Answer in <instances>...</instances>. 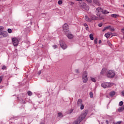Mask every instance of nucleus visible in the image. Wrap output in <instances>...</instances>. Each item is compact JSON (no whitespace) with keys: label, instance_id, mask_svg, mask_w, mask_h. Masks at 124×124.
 <instances>
[{"label":"nucleus","instance_id":"nucleus-1","mask_svg":"<svg viewBox=\"0 0 124 124\" xmlns=\"http://www.w3.org/2000/svg\"><path fill=\"white\" fill-rule=\"evenodd\" d=\"M86 115H87V113H86L81 114V115L78 118V119L76 121H75L73 124H80V123H81V121H82V120H84L85 118H86Z\"/></svg>","mask_w":124,"mask_h":124},{"label":"nucleus","instance_id":"nucleus-2","mask_svg":"<svg viewBox=\"0 0 124 124\" xmlns=\"http://www.w3.org/2000/svg\"><path fill=\"white\" fill-rule=\"evenodd\" d=\"M8 35V33L7 31H3V28L0 27V38H3L6 37Z\"/></svg>","mask_w":124,"mask_h":124},{"label":"nucleus","instance_id":"nucleus-3","mask_svg":"<svg viewBox=\"0 0 124 124\" xmlns=\"http://www.w3.org/2000/svg\"><path fill=\"white\" fill-rule=\"evenodd\" d=\"M114 85V83L111 82H104L102 83L101 86L104 89H106V88H110Z\"/></svg>","mask_w":124,"mask_h":124},{"label":"nucleus","instance_id":"nucleus-4","mask_svg":"<svg viewBox=\"0 0 124 124\" xmlns=\"http://www.w3.org/2000/svg\"><path fill=\"white\" fill-rule=\"evenodd\" d=\"M107 76L108 78H114V77H115V72L112 70L108 71Z\"/></svg>","mask_w":124,"mask_h":124},{"label":"nucleus","instance_id":"nucleus-5","mask_svg":"<svg viewBox=\"0 0 124 124\" xmlns=\"http://www.w3.org/2000/svg\"><path fill=\"white\" fill-rule=\"evenodd\" d=\"M82 80L83 83H87V82H88V72H87V71L83 72L82 75Z\"/></svg>","mask_w":124,"mask_h":124},{"label":"nucleus","instance_id":"nucleus-6","mask_svg":"<svg viewBox=\"0 0 124 124\" xmlns=\"http://www.w3.org/2000/svg\"><path fill=\"white\" fill-rule=\"evenodd\" d=\"M63 31L64 33H67L69 32V29L68 28V25L67 24H64L62 26Z\"/></svg>","mask_w":124,"mask_h":124},{"label":"nucleus","instance_id":"nucleus-7","mask_svg":"<svg viewBox=\"0 0 124 124\" xmlns=\"http://www.w3.org/2000/svg\"><path fill=\"white\" fill-rule=\"evenodd\" d=\"M103 12V10L101 8H97L96 9V14L97 16H99V17H102L100 16V15H101V13Z\"/></svg>","mask_w":124,"mask_h":124},{"label":"nucleus","instance_id":"nucleus-8","mask_svg":"<svg viewBox=\"0 0 124 124\" xmlns=\"http://www.w3.org/2000/svg\"><path fill=\"white\" fill-rule=\"evenodd\" d=\"M90 18L92 19V21H95V20H102L103 17H97L95 16H90Z\"/></svg>","mask_w":124,"mask_h":124},{"label":"nucleus","instance_id":"nucleus-9","mask_svg":"<svg viewBox=\"0 0 124 124\" xmlns=\"http://www.w3.org/2000/svg\"><path fill=\"white\" fill-rule=\"evenodd\" d=\"M12 42L14 46H18V44L19 43V41L16 38H13L12 39Z\"/></svg>","mask_w":124,"mask_h":124},{"label":"nucleus","instance_id":"nucleus-10","mask_svg":"<svg viewBox=\"0 0 124 124\" xmlns=\"http://www.w3.org/2000/svg\"><path fill=\"white\" fill-rule=\"evenodd\" d=\"M65 34H66L69 39H72V38L74 37V36H73L72 34L70 33V31H69V32L65 33Z\"/></svg>","mask_w":124,"mask_h":124},{"label":"nucleus","instance_id":"nucleus-11","mask_svg":"<svg viewBox=\"0 0 124 124\" xmlns=\"http://www.w3.org/2000/svg\"><path fill=\"white\" fill-rule=\"evenodd\" d=\"M60 46L61 48H62V49H63V50L66 49V44H65V43H64V42H60Z\"/></svg>","mask_w":124,"mask_h":124},{"label":"nucleus","instance_id":"nucleus-12","mask_svg":"<svg viewBox=\"0 0 124 124\" xmlns=\"http://www.w3.org/2000/svg\"><path fill=\"white\" fill-rule=\"evenodd\" d=\"M85 20L87 21V22H92L91 18L89 17V16H85Z\"/></svg>","mask_w":124,"mask_h":124},{"label":"nucleus","instance_id":"nucleus-13","mask_svg":"<svg viewBox=\"0 0 124 124\" xmlns=\"http://www.w3.org/2000/svg\"><path fill=\"white\" fill-rule=\"evenodd\" d=\"M79 6L82 8H85L86 7V3L84 2H79Z\"/></svg>","mask_w":124,"mask_h":124},{"label":"nucleus","instance_id":"nucleus-14","mask_svg":"<svg viewBox=\"0 0 124 124\" xmlns=\"http://www.w3.org/2000/svg\"><path fill=\"white\" fill-rule=\"evenodd\" d=\"M93 2L94 3H95L96 5H98V6H99L100 5V3L99 2V0H93Z\"/></svg>","mask_w":124,"mask_h":124},{"label":"nucleus","instance_id":"nucleus-15","mask_svg":"<svg viewBox=\"0 0 124 124\" xmlns=\"http://www.w3.org/2000/svg\"><path fill=\"white\" fill-rule=\"evenodd\" d=\"M112 35L111 32H108L105 34V37H107V38H109L110 37V35Z\"/></svg>","mask_w":124,"mask_h":124},{"label":"nucleus","instance_id":"nucleus-16","mask_svg":"<svg viewBox=\"0 0 124 124\" xmlns=\"http://www.w3.org/2000/svg\"><path fill=\"white\" fill-rule=\"evenodd\" d=\"M107 71V70L106 69V68H103L102 71H101V74H102V75H103V74H105Z\"/></svg>","mask_w":124,"mask_h":124},{"label":"nucleus","instance_id":"nucleus-17","mask_svg":"<svg viewBox=\"0 0 124 124\" xmlns=\"http://www.w3.org/2000/svg\"><path fill=\"white\" fill-rule=\"evenodd\" d=\"M82 104V100L81 99H78V106H81Z\"/></svg>","mask_w":124,"mask_h":124},{"label":"nucleus","instance_id":"nucleus-18","mask_svg":"<svg viewBox=\"0 0 124 124\" xmlns=\"http://www.w3.org/2000/svg\"><path fill=\"white\" fill-rule=\"evenodd\" d=\"M118 110V112H123V111H124V106L119 108Z\"/></svg>","mask_w":124,"mask_h":124},{"label":"nucleus","instance_id":"nucleus-19","mask_svg":"<svg viewBox=\"0 0 124 124\" xmlns=\"http://www.w3.org/2000/svg\"><path fill=\"white\" fill-rule=\"evenodd\" d=\"M115 94H116V93H115L114 91H112L109 93V95L110 96H114V95H115Z\"/></svg>","mask_w":124,"mask_h":124},{"label":"nucleus","instance_id":"nucleus-20","mask_svg":"<svg viewBox=\"0 0 124 124\" xmlns=\"http://www.w3.org/2000/svg\"><path fill=\"white\" fill-rule=\"evenodd\" d=\"M111 27V26H107L106 27H105L104 28V29L103 30V31H105L106 30L108 29L110 30V27Z\"/></svg>","mask_w":124,"mask_h":124},{"label":"nucleus","instance_id":"nucleus-21","mask_svg":"<svg viewBox=\"0 0 124 124\" xmlns=\"http://www.w3.org/2000/svg\"><path fill=\"white\" fill-rule=\"evenodd\" d=\"M89 37L90 38V39L91 40H93L94 39V38H93V34H90V35H89Z\"/></svg>","mask_w":124,"mask_h":124},{"label":"nucleus","instance_id":"nucleus-22","mask_svg":"<svg viewBox=\"0 0 124 124\" xmlns=\"http://www.w3.org/2000/svg\"><path fill=\"white\" fill-rule=\"evenodd\" d=\"M111 16L113 17V18H117V17H119V16H118V15L116 14H112L111 15Z\"/></svg>","mask_w":124,"mask_h":124},{"label":"nucleus","instance_id":"nucleus-23","mask_svg":"<svg viewBox=\"0 0 124 124\" xmlns=\"http://www.w3.org/2000/svg\"><path fill=\"white\" fill-rule=\"evenodd\" d=\"M58 4L59 5H61V4H62V0H59V1L58 2Z\"/></svg>","mask_w":124,"mask_h":124},{"label":"nucleus","instance_id":"nucleus-24","mask_svg":"<svg viewBox=\"0 0 124 124\" xmlns=\"http://www.w3.org/2000/svg\"><path fill=\"white\" fill-rule=\"evenodd\" d=\"M102 13H103V14H108V13H109V12L105 10L104 11H103Z\"/></svg>","mask_w":124,"mask_h":124},{"label":"nucleus","instance_id":"nucleus-25","mask_svg":"<svg viewBox=\"0 0 124 124\" xmlns=\"http://www.w3.org/2000/svg\"><path fill=\"white\" fill-rule=\"evenodd\" d=\"M28 94L29 95V96H31V95H32V93H31V91H29L28 92Z\"/></svg>","mask_w":124,"mask_h":124},{"label":"nucleus","instance_id":"nucleus-26","mask_svg":"<svg viewBox=\"0 0 124 124\" xmlns=\"http://www.w3.org/2000/svg\"><path fill=\"white\" fill-rule=\"evenodd\" d=\"M109 31H115V29H114V28L113 27H110L109 28Z\"/></svg>","mask_w":124,"mask_h":124},{"label":"nucleus","instance_id":"nucleus-27","mask_svg":"<svg viewBox=\"0 0 124 124\" xmlns=\"http://www.w3.org/2000/svg\"><path fill=\"white\" fill-rule=\"evenodd\" d=\"M91 80L93 82H94V83H95V82H96V80H95V78H91Z\"/></svg>","mask_w":124,"mask_h":124},{"label":"nucleus","instance_id":"nucleus-28","mask_svg":"<svg viewBox=\"0 0 124 124\" xmlns=\"http://www.w3.org/2000/svg\"><path fill=\"white\" fill-rule=\"evenodd\" d=\"M124 105V102L123 101H121L119 102V106H123V105Z\"/></svg>","mask_w":124,"mask_h":124},{"label":"nucleus","instance_id":"nucleus-29","mask_svg":"<svg viewBox=\"0 0 124 124\" xmlns=\"http://www.w3.org/2000/svg\"><path fill=\"white\" fill-rule=\"evenodd\" d=\"M84 8L86 10H89V9H90V7H89V6H85V8Z\"/></svg>","mask_w":124,"mask_h":124},{"label":"nucleus","instance_id":"nucleus-30","mask_svg":"<svg viewBox=\"0 0 124 124\" xmlns=\"http://www.w3.org/2000/svg\"><path fill=\"white\" fill-rule=\"evenodd\" d=\"M90 96L91 98L93 96V92L90 93Z\"/></svg>","mask_w":124,"mask_h":124},{"label":"nucleus","instance_id":"nucleus-31","mask_svg":"<svg viewBox=\"0 0 124 124\" xmlns=\"http://www.w3.org/2000/svg\"><path fill=\"white\" fill-rule=\"evenodd\" d=\"M7 31L9 33H11V32H12V30H11V29H8Z\"/></svg>","mask_w":124,"mask_h":124},{"label":"nucleus","instance_id":"nucleus-32","mask_svg":"<svg viewBox=\"0 0 124 124\" xmlns=\"http://www.w3.org/2000/svg\"><path fill=\"white\" fill-rule=\"evenodd\" d=\"M85 106H84V105L82 104L81 105H80V109L81 110H83V109H84Z\"/></svg>","mask_w":124,"mask_h":124},{"label":"nucleus","instance_id":"nucleus-33","mask_svg":"<svg viewBox=\"0 0 124 124\" xmlns=\"http://www.w3.org/2000/svg\"><path fill=\"white\" fill-rule=\"evenodd\" d=\"M58 117H62V113L61 112L58 113Z\"/></svg>","mask_w":124,"mask_h":124},{"label":"nucleus","instance_id":"nucleus-34","mask_svg":"<svg viewBox=\"0 0 124 124\" xmlns=\"http://www.w3.org/2000/svg\"><path fill=\"white\" fill-rule=\"evenodd\" d=\"M94 42L95 44H97V39H95L94 40Z\"/></svg>","mask_w":124,"mask_h":124},{"label":"nucleus","instance_id":"nucleus-35","mask_svg":"<svg viewBox=\"0 0 124 124\" xmlns=\"http://www.w3.org/2000/svg\"><path fill=\"white\" fill-rule=\"evenodd\" d=\"M2 76H0V84L1 83V81H2Z\"/></svg>","mask_w":124,"mask_h":124},{"label":"nucleus","instance_id":"nucleus-36","mask_svg":"<svg viewBox=\"0 0 124 124\" xmlns=\"http://www.w3.org/2000/svg\"><path fill=\"white\" fill-rule=\"evenodd\" d=\"M88 3H92V0H86Z\"/></svg>","mask_w":124,"mask_h":124},{"label":"nucleus","instance_id":"nucleus-37","mask_svg":"<svg viewBox=\"0 0 124 124\" xmlns=\"http://www.w3.org/2000/svg\"><path fill=\"white\" fill-rule=\"evenodd\" d=\"M22 104H26V101H25L24 100H22Z\"/></svg>","mask_w":124,"mask_h":124},{"label":"nucleus","instance_id":"nucleus-38","mask_svg":"<svg viewBox=\"0 0 124 124\" xmlns=\"http://www.w3.org/2000/svg\"><path fill=\"white\" fill-rule=\"evenodd\" d=\"M53 47L54 48V49H56V48H58V46H57L56 45H54L53 46Z\"/></svg>","mask_w":124,"mask_h":124},{"label":"nucleus","instance_id":"nucleus-39","mask_svg":"<svg viewBox=\"0 0 124 124\" xmlns=\"http://www.w3.org/2000/svg\"><path fill=\"white\" fill-rule=\"evenodd\" d=\"M5 68H6V66H3L2 67V69L3 70H4V69H5Z\"/></svg>","mask_w":124,"mask_h":124},{"label":"nucleus","instance_id":"nucleus-40","mask_svg":"<svg viewBox=\"0 0 124 124\" xmlns=\"http://www.w3.org/2000/svg\"><path fill=\"white\" fill-rule=\"evenodd\" d=\"M108 45H109V46H112V44H111V43H110V42H108Z\"/></svg>","mask_w":124,"mask_h":124},{"label":"nucleus","instance_id":"nucleus-41","mask_svg":"<svg viewBox=\"0 0 124 124\" xmlns=\"http://www.w3.org/2000/svg\"><path fill=\"white\" fill-rule=\"evenodd\" d=\"M38 75H40V74H41V71H39L38 72Z\"/></svg>","mask_w":124,"mask_h":124},{"label":"nucleus","instance_id":"nucleus-42","mask_svg":"<svg viewBox=\"0 0 124 124\" xmlns=\"http://www.w3.org/2000/svg\"><path fill=\"white\" fill-rule=\"evenodd\" d=\"M103 25L102 23H100L98 24L99 27H101V26Z\"/></svg>","mask_w":124,"mask_h":124},{"label":"nucleus","instance_id":"nucleus-43","mask_svg":"<svg viewBox=\"0 0 124 124\" xmlns=\"http://www.w3.org/2000/svg\"><path fill=\"white\" fill-rule=\"evenodd\" d=\"M121 31H122V32H123V33H124V28L121 29Z\"/></svg>","mask_w":124,"mask_h":124},{"label":"nucleus","instance_id":"nucleus-44","mask_svg":"<svg viewBox=\"0 0 124 124\" xmlns=\"http://www.w3.org/2000/svg\"><path fill=\"white\" fill-rule=\"evenodd\" d=\"M84 27H85V28H86V27H88V24L85 23V24H84Z\"/></svg>","mask_w":124,"mask_h":124},{"label":"nucleus","instance_id":"nucleus-45","mask_svg":"<svg viewBox=\"0 0 124 124\" xmlns=\"http://www.w3.org/2000/svg\"><path fill=\"white\" fill-rule=\"evenodd\" d=\"M85 29H86V31H89V27H85Z\"/></svg>","mask_w":124,"mask_h":124},{"label":"nucleus","instance_id":"nucleus-46","mask_svg":"<svg viewBox=\"0 0 124 124\" xmlns=\"http://www.w3.org/2000/svg\"><path fill=\"white\" fill-rule=\"evenodd\" d=\"M106 123L107 124H109V121H108V120H107V121H106Z\"/></svg>","mask_w":124,"mask_h":124},{"label":"nucleus","instance_id":"nucleus-47","mask_svg":"<svg viewBox=\"0 0 124 124\" xmlns=\"http://www.w3.org/2000/svg\"><path fill=\"white\" fill-rule=\"evenodd\" d=\"M77 73H79V70L78 69L76 70Z\"/></svg>","mask_w":124,"mask_h":124},{"label":"nucleus","instance_id":"nucleus-48","mask_svg":"<svg viewBox=\"0 0 124 124\" xmlns=\"http://www.w3.org/2000/svg\"><path fill=\"white\" fill-rule=\"evenodd\" d=\"M122 93L123 96H124V91L122 92Z\"/></svg>","mask_w":124,"mask_h":124},{"label":"nucleus","instance_id":"nucleus-49","mask_svg":"<svg viewBox=\"0 0 124 124\" xmlns=\"http://www.w3.org/2000/svg\"><path fill=\"white\" fill-rule=\"evenodd\" d=\"M77 0V1H82V0Z\"/></svg>","mask_w":124,"mask_h":124},{"label":"nucleus","instance_id":"nucleus-50","mask_svg":"<svg viewBox=\"0 0 124 124\" xmlns=\"http://www.w3.org/2000/svg\"><path fill=\"white\" fill-rule=\"evenodd\" d=\"M99 43H101V40H99Z\"/></svg>","mask_w":124,"mask_h":124},{"label":"nucleus","instance_id":"nucleus-51","mask_svg":"<svg viewBox=\"0 0 124 124\" xmlns=\"http://www.w3.org/2000/svg\"><path fill=\"white\" fill-rule=\"evenodd\" d=\"M123 7L124 8V5H123Z\"/></svg>","mask_w":124,"mask_h":124},{"label":"nucleus","instance_id":"nucleus-52","mask_svg":"<svg viewBox=\"0 0 124 124\" xmlns=\"http://www.w3.org/2000/svg\"><path fill=\"white\" fill-rule=\"evenodd\" d=\"M41 124H44V123H41Z\"/></svg>","mask_w":124,"mask_h":124}]
</instances>
